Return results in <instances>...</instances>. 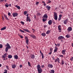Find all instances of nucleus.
Returning a JSON list of instances; mask_svg holds the SVG:
<instances>
[{"mask_svg": "<svg viewBox=\"0 0 73 73\" xmlns=\"http://www.w3.org/2000/svg\"><path fill=\"white\" fill-rule=\"evenodd\" d=\"M54 13V19L55 20H57V13Z\"/></svg>", "mask_w": 73, "mask_h": 73, "instance_id": "1", "label": "nucleus"}, {"mask_svg": "<svg viewBox=\"0 0 73 73\" xmlns=\"http://www.w3.org/2000/svg\"><path fill=\"white\" fill-rule=\"evenodd\" d=\"M8 56V54L7 53H5L4 54L3 56H2V58H6Z\"/></svg>", "mask_w": 73, "mask_h": 73, "instance_id": "2", "label": "nucleus"}, {"mask_svg": "<svg viewBox=\"0 0 73 73\" xmlns=\"http://www.w3.org/2000/svg\"><path fill=\"white\" fill-rule=\"evenodd\" d=\"M64 38V37L62 36H59L58 37V40H60L63 39Z\"/></svg>", "mask_w": 73, "mask_h": 73, "instance_id": "3", "label": "nucleus"}, {"mask_svg": "<svg viewBox=\"0 0 73 73\" xmlns=\"http://www.w3.org/2000/svg\"><path fill=\"white\" fill-rule=\"evenodd\" d=\"M62 53L63 55H65V54H66V50H62Z\"/></svg>", "mask_w": 73, "mask_h": 73, "instance_id": "4", "label": "nucleus"}, {"mask_svg": "<svg viewBox=\"0 0 73 73\" xmlns=\"http://www.w3.org/2000/svg\"><path fill=\"white\" fill-rule=\"evenodd\" d=\"M37 70L38 73H41L42 72V70L41 68L37 69Z\"/></svg>", "mask_w": 73, "mask_h": 73, "instance_id": "5", "label": "nucleus"}, {"mask_svg": "<svg viewBox=\"0 0 73 73\" xmlns=\"http://www.w3.org/2000/svg\"><path fill=\"white\" fill-rule=\"evenodd\" d=\"M58 28L59 32H61V26L59 25L58 27Z\"/></svg>", "mask_w": 73, "mask_h": 73, "instance_id": "6", "label": "nucleus"}, {"mask_svg": "<svg viewBox=\"0 0 73 73\" xmlns=\"http://www.w3.org/2000/svg\"><path fill=\"white\" fill-rule=\"evenodd\" d=\"M13 17H16L18 15V14L17 13H13Z\"/></svg>", "mask_w": 73, "mask_h": 73, "instance_id": "7", "label": "nucleus"}, {"mask_svg": "<svg viewBox=\"0 0 73 73\" xmlns=\"http://www.w3.org/2000/svg\"><path fill=\"white\" fill-rule=\"evenodd\" d=\"M68 20L67 19L64 20V24H67V23H68Z\"/></svg>", "mask_w": 73, "mask_h": 73, "instance_id": "8", "label": "nucleus"}, {"mask_svg": "<svg viewBox=\"0 0 73 73\" xmlns=\"http://www.w3.org/2000/svg\"><path fill=\"white\" fill-rule=\"evenodd\" d=\"M6 46H7L6 47H7L9 49H11V48L9 44L8 43H7V45H6Z\"/></svg>", "mask_w": 73, "mask_h": 73, "instance_id": "9", "label": "nucleus"}, {"mask_svg": "<svg viewBox=\"0 0 73 73\" xmlns=\"http://www.w3.org/2000/svg\"><path fill=\"white\" fill-rule=\"evenodd\" d=\"M31 59H34L35 58V55L34 54H31Z\"/></svg>", "mask_w": 73, "mask_h": 73, "instance_id": "10", "label": "nucleus"}, {"mask_svg": "<svg viewBox=\"0 0 73 73\" xmlns=\"http://www.w3.org/2000/svg\"><path fill=\"white\" fill-rule=\"evenodd\" d=\"M46 7L47 9V10L48 11H49L50 10V9L51 8V7H50L49 6L47 5L46 6Z\"/></svg>", "mask_w": 73, "mask_h": 73, "instance_id": "11", "label": "nucleus"}, {"mask_svg": "<svg viewBox=\"0 0 73 73\" xmlns=\"http://www.w3.org/2000/svg\"><path fill=\"white\" fill-rule=\"evenodd\" d=\"M48 68H52L53 67V65L50 64H48Z\"/></svg>", "mask_w": 73, "mask_h": 73, "instance_id": "12", "label": "nucleus"}, {"mask_svg": "<svg viewBox=\"0 0 73 73\" xmlns=\"http://www.w3.org/2000/svg\"><path fill=\"white\" fill-rule=\"evenodd\" d=\"M57 50H58V48L56 46L55 47V49L54 50V53H55V52H56L57 51Z\"/></svg>", "mask_w": 73, "mask_h": 73, "instance_id": "13", "label": "nucleus"}, {"mask_svg": "<svg viewBox=\"0 0 73 73\" xmlns=\"http://www.w3.org/2000/svg\"><path fill=\"white\" fill-rule=\"evenodd\" d=\"M26 21H29V22H30V21H31V19H30V17H27Z\"/></svg>", "mask_w": 73, "mask_h": 73, "instance_id": "14", "label": "nucleus"}, {"mask_svg": "<svg viewBox=\"0 0 73 73\" xmlns=\"http://www.w3.org/2000/svg\"><path fill=\"white\" fill-rule=\"evenodd\" d=\"M57 61L58 63H60V59H59V58L56 59L55 60L54 62H57Z\"/></svg>", "mask_w": 73, "mask_h": 73, "instance_id": "15", "label": "nucleus"}, {"mask_svg": "<svg viewBox=\"0 0 73 73\" xmlns=\"http://www.w3.org/2000/svg\"><path fill=\"white\" fill-rule=\"evenodd\" d=\"M36 68L37 69H41V66L40 64H38V65L36 66Z\"/></svg>", "mask_w": 73, "mask_h": 73, "instance_id": "16", "label": "nucleus"}, {"mask_svg": "<svg viewBox=\"0 0 73 73\" xmlns=\"http://www.w3.org/2000/svg\"><path fill=\"white\" fill-rule=\"evenodd\" d=\"M3 15L4 16V17H5V18L6 19V20H9V19H8V17H7V16L5 15V14H4Z\"/></svg>", "mask_w": 73, "mask_h": 73, "instance_id": "17", "label": "nucleus"}, {"mask_svg": "<svg viewBox=\"0 0 73 73\" xmlns=\"http://www.w3.org/2000/svg\"><path fill=\"white\" fill-rule=\"evenodd\" d=\"M43 17L44 18H48V15H47V14H45L43 16Z\"/></svg>", "mask_w": 73, "mask_h": 73, "instance_id": "18", "label": "nucleus"}, {"mask_svg": "<svg viewBox=\"0 0 73 73\" xmlns=\"http://www.w3.org/2000/svg\"><path fill=\"white\" fill-rule=\"evenodd\" d=\"M72 28L71 27H69L68 28V31H72Z\"/></svg>", "mask_w": 73, "mask_h": 73, "instance_id": "19", "label": "nucleus"}, {"mask_svg": "<svg viewBox=\"0 0 73 73\" xmlns=\"http://www.w3.org/2000/svg\"><path fill=\"white\" fill-rule=\"evenodd\" d=\"M52 23L51 20H50L48 22V24H49V25H52Z\"/></svg>", "mask_w": 73, "mask_h": 73, "instance_id": "20", "label": "nucleus"}, {"mask_svg": "<svg viewBox=\"0 0 73 73\" xmlns=\"http://www.w3.org/2000/svg\"><path fill=\"white\" fill-rule=\"evenodd\" d=\"M14 57L15 59H18V57H18V56H17V55H14Z\"/></svg>", "mask_w": 73, "mask_h": 73, "instance_id": "21", "label": "nucleus"}, {"mask_svg": "<svg viewBox=\"0 0 73 73\" xmlns=\"http://www.w3.org/2000/svg\"><path fill=\"white\" fill-rule=\"evenodd\" d=\"M7 57L8 58H12V56L11 55H9Z\"/></svg>", "mask_w": 73, "mask_h": 73, "instance_id": "22", "label": "nucleus"}, {"mask_svg": "<svg viewBox=\"0 0 73 73\" xmlns=\"http://www.w3.org/2000/svg\"><path fill=\"white\" fill-rule=\"evenodd\" d=\"M31 37H32L33 38H36V36H35V35H31Z\"/></svg>", "mask_w": 73, "mask_h": 73, "instance_id": "23", "label": "nucleus"}, {"mask_svg": "<svg viewBox=\"0 0 73 73\" xmlns=\"http://www.w3.org/2000/svg\"><path fill=\"white\" fill-rule=\"evenodd\" d=\"M15 7H16V8H17L18 9H20V6H17V5H16L15 6Z\"/></svg>", "mask_w": 73, "mask_h": 73, "instance_id": "24", "label": "nucleus"}, {"mask_svg": "<svg viewBox=\"0 0 73 73\" xmlns=\"http://www.w3.org/2000/svg\"><path fill=\"white\" fill-rule=\"evenodd\" d=\"M50 30H48L46 32V35H48V34H49V33H50Z\"/></svg>", "mask_w": 73, "mask_h": 73, "instance_id": "25", "label": "nucleus"}, {"mask_svg": "<svg viewBox=\"0 0 73 73\" xmlns=\"http://www.w3.org/2000/svg\"><path fill=\"white\" fill-rule=\"evenodd\" d=\"M42 36H44L45 37V36H46V34L45 33H42L41 34Z\"/></svg>", "mask_w": 73, "mask_h": 73, "instance_id": "26", "label": "nucleus"}, {"mask_svg": "<svg viewBox=\"0 0 73 73\" xmlns=\"http://www.w3.org/2000/svg\"><path fill=\"white\" fill-rule=\"evenodd\" d=\"M6 29V27H4L3 28H1V30L3 31V30H5Z\"/></svg>", "mask_w": 73, "mask_h": 73, "instance_id": "27", "label": "nucleus"}, {"mask_svg": "<svg viewBox=\"0 0 73 73\" xmlns=\"http://www.w3.org/2000/svg\"><path fill=\"white\" fill-rule=\"evenodd\" d=\"M12 68L13 69L14 68H16V65L15 64H13L12 65Z\"/></svg>", "mask_w": 73, "mask_h": 73, "instance_id": "28", "label": "nucleus"}, {"mask_svg": "<svg viewBox=\"0 0 73 73\" xmlns=\"http://www.w3.org/2000/svg\"><path fill=\"white\" fill-rule=\"evenodd\" d=\"M8 49H9V48H7V47H6L5 48V51L6 52H7V51L8 50Z\"/></svg>", "mask_w": 73, "mask_h": 73, "instance_id": "29", "label": "nucleus"}, {"mask_svg": "<svg viewBox=\"0 0 73 73\" xmlns=\"http://www.w3.org/2000/svg\"><path fill=\"white\" fill-rule=\"evenodd\" d=\"M50 73H54V70H51L50 71Z\"/></svg>", "mask_w": 73, "mask_h": 73, "instance_id": "30", "label": "nucleus"}, {"mask_svg": "<svg viewBox=\"0 0 73 73\" xmlns=\"http://www.w3.org/2000/svg\"><path fill=\"white\" fill-rule=\"evenodd\" d=\"M51 3V1L50 0H48L47 2L46 3L47 4H49V3Z\"/></svg>", "mask_w": 73, "mask_h": 73, "instance_id": "31", "label": "nucleus"}, {"mask_svg": "<svg viewBox=\"0 0 73 73\" xmlns=\"http://www.w3.org/2000/svg\"><path fill=\"white\" fill-rule=\"evenodd\" d=\"M27 13V11H25L24 12V15H26Z\"/></svg>", "mask_w": 73, "mask_h": 73, "instance_id": "32", "label": "nucleus"}, {"mask_svg": "<svg viewBox=\"0 0 73 73\" xmlns=\"http://www.w3.org/2000/svg\"><path fill=\"white\" fill-rule=\"evenodd\" d=\"M18 36H19L20 37H21V38H23V36H22V35H20V34H18Z\"/></svg>", "mask_w": 73, "mask_h": 73, "instance_id": "33", "label": "nucleus"}, {"mask_svg": "<svg viewBox=\"0 0 73 73\" xmlns=\"http://www.w3.org/2000/svg\"><path fill=\"white\" fill-rule=\"evenodd\" d=\"M55 45L56 46H60V44H55Z\"/></svg>", "mask_w": 73, "mask_h": 73, "instance_id": "34", "label": "nucleus"}, {"mask_svg": "<svg viewBox=\"0 0 73 73\" xmlns=\"http://www.w3.org/2000/svg\"><path fill=\"white\" fill-rule=\"evenodd\" d=\"M46 19L43 18L42 19L43 21H46Z\"/></svg>", "mask_w": 73, "mask_h": 73, "instance_id": "35", "label": "nucleus"}, {"mask_svg": "<svg viewBox=\"0 0 73 73\" xmlns=\"http://www.w3.org/2000/svg\"><path fill=\"white\" fill-rule=\"evenodd\" d=\"M66 37H67V38H69V37H70V36L68 35H66Z\"/></svg>", "mask_w": 73, "mask_h": 73, "instance_id": "36", "label": "nucleus"}, {"mask_svg": "<svg viewBox=\"0 0 73 73\" xmlns=\"http://www.w3.org/2000/svg\"><path fill=\"white\" fill-rule=\"evenodd\" d=\"M21 32H22V33H24V31H23V30L20 29L19 30Z\"/></svg>", "mask_w": 73, "mask_h": 73, "instance_id": "37", "label": "nucleus"}, {"mask_svg": "<svg viewBox=\"0 0 73 73\" xmlns=\"http://www.w3.org/2000/svg\"><path fill=\"white\" fill-rule=\"evenodd\" d=\"M28 65H29V66H31V63H30V62H28Z\"/></svg>", "mask_w": 73, "mask_h": 73, "instance_id": "38", "label": "nucleus"}, {"mask_svg": "<svg viewBox=\"0 0 73 73\" xmlns=\"http://www.w3.org/2000/svg\"><path fill=\"white\" fill-rule=\"evenodd\" d=\"M4 1H5V2H6L7 0H0V1H2V2H3Z\"/></svg>", "mask_w": 73, "mask_h": 73, "instance_id": "39", "label": "nucleus"}, {"mask_svg": "<svg viewBox=\"0 0 73 73\" xmlns=\"http://www.w3.org/2000/svg\"><path fill=\"white\" fill-rule=\"evenodd\" d=\"M26 41V43L27 44H29L28 42H29V41L28 40H27Z\"/></svg>", "mask_w": 73, "mask_h": 73, "instance_id": "40", "label": "nucleus"}, {"mask_svg": "<svg viewBox=\"0 0 73 73\" xmlns=\"http://www.w3.org/2000/svg\"><path fill=\"white\" fill-rule=\"evenodd\" d=\"M42 57V59H43L44 58V54H43L41 55Z\"/></svg>", "mask_w": 73, "mask_h": 73, "instance_id": "41", "label": "nucleus"}, {"mask_svg": "<svg viewBox=\"0 0 73 73\" xmlns=\"http://www.w3.org/2000/svg\"><path fill=\"white\" fill-rule=\"evenodd\" d=\"M25 39L26 40H28V37L27 36H26L25 37Z\"/></svg>", "mask_w": 73, "mask_h": 73, "instance_id": "42", "label": "nucleus"}, {"mask_svg": "<svg viewBox=\"0 0 73 73\" xmlns=\"http://www.w3.org/2000/svg\"><path fill=\"white\" fill-rule=\"evenodd\" d=\"M3 48V45L1 44H0V48Z\"/></svg>", "mask_w": 73, "mask_h": 73, "instance_id": "43", "label": "nucleus"}, {"mask_svg": "<svg viewBox=\"0 0 73 73\" xmlns=\"http://www.w3.org/2000/svg\"><path fill=\"white\" fill-rule=\"evenodd\" d=\"M21 23L22 24V25H24V22H23V21H21Z\"/></svg>", "mask_w": 73, "mask_h": 73, "instance_id": "44", "label": "nucleus"}, {"mask_svg": "<svg viewBox=\"0 0 73 73\" xmlns=\"http://www.w3.org/2000/svg\"><path fill=\"white\" fill-rule=\"evenodd\" d=\"M39 4V2H37L36 3V5H38Z\"/></svg>", "mask_w": 73, "mask_h": 73, "instance_id": "45", "label": "nucleus"}, {"mask_svg": "<svg viewBox=\"0 0 73 73\" xmlns=\"http://www.w3.org/2000/svg\"><path fill=\"white\" fill-rule=\"evenodd\" d=\"M59 57H63V55H60Z\"/></svg>", "mask_w": 73, "mask_h": 73, "instance_id": "46", "label": "nucleus"}, {"mask_svg": "<svg viewBox=\"0 0 73 73\" xmlns=\"http://www.w3.org/2000/svg\"><path fill=\"white\" fill-rule=\"evenodd\" d=\"M41 67L42 68H44V65H41Z\"/></svg>", "mask_w": 73, "mask_h": 73, "instance_id": "47", "label": "nucleus"}, {"mask_svg": "<svg viewBox=\"0 0 73 73\" xmlns=\"http://www.w3.org/2000/svg\"><path fill=\"white\" fill-rule=\"evenodd\" d=\"M62 65H64V62L63 61H62Z\"/></svg>", "mask_w": 73, "mask_h": 73, "instance_id": "48", "label": "nucleus"}, {"mask_svg": "<svg viewBox=\"0 0 73 73\" xmlns=\"http://www.w3.org/2000/svg\"><path fill=\"white\" fill-rule=\"evenodd\" d=\"M5 6L6 7H9V5L6 4V5H5Z\"/></svg>", "mask_w": 73, "mask_h": 73, "instance_id": "49", "label": "nucleus"}, {"mask_svg": "<svg viewBox=\"0 0 73 73\" xmlns=\"http://www.w3.org/2000/svg\"><path fill=\"white\" fill-rule=\"evenodd\" d=\"M61 18L59 17L58 19V21H60V20H61Z\"/></svg>", "mask_w": 73, "mask_h": 73, "instance_id": "50", "label": "nucleus"}, {"mask_svg": "<svg viewBox=\"0 0 73 73\" xmlns=\"http://www.w3.org/2000/svg\"><path fill=\"white\" fill-rule=\"evenodd\" d=\"M62 17V15L61 14L59 15V17H60V18H61Z\"/></svg>", "mask_w": 73, "mask_h": 73, "instance_id": "51", "label": "nucleus"}, {"mask_svg": "<svg viewBox=\"0 0 73 73\" xmlns=\"http://www.w3.org/2000/svg\"><path fill=\"white\" fill-rule=\"evenodd\" d=\"M6 68L7 69V70H9V68H8V66H6Z\"/></svg>", "mask_w": 73, "mask_h": 73, "instance_id": "52", "label": "nucleus"}, {"mask_svg": "<svg viewBox=\"0 0 73 73\" xmlns=\"http://www.w3.org/2000/svg\"><path fill=\"white\" fill-rule=\"evenodd\" d=\"M52 50H53V48H50V51H51V52H52Z\"/></svg>", "mask_w": 73, "mask_h": 73, "instance_id": "53", "label": "nucleus"}, {"mask_svg": "<svg viewBox=\"0 0 73 73\" xmlns=\"http://www.w3.org/2000/svg\"><path fill=\"white\" fill-rule=\"evenodd\" d=\"M26 32H29V33L30 32L29 31V30H28V29L26 30Z\"/></svg>", "mask_w": 73, "mask_h": 73, "instance_id": "54", "label": "nucleus"}, {"mask_svg": "<svg viewBox=\"0 0 73 73\" xmlns=\"http://www.w3.org/2000/svg\"><path fill=\"white\" fill-rule=\"evenodd\" d=\"M40 54H41V55L43 54V53H42V52L41 51V50H40Z\"/></svg>", "mask_w": 73, "mask_h": 73, "instance_id": "55", "label": "nucleus"}, {"mask_svg": "<svg viewBox=\"0 0 73 73\" xmlns=\"http://www.w3.org/2000/svg\"><path fill=\"white\" fill-rule=\"evenodd\" d=\"M52 51H51L50 52H49V53H48V54H52Z\"/></svg>", "mask_w": 73, "mask_h": 73, "instance_id": "56", "label": "nucleus"}, {"mask_svg": "<svg viewBox=\"0 0 73 73\" xmlns=\"http://www.w3.org/2000/svg\"><path fill=\"white\" fill-rule=\"evenodd\" d=\"M8 15L9 16H10V15H11V13H8Z\"/></svg>", "mask_w": 73, "mask_h": 73, "instance_id": "57", "label": "nucleus"}, {"mask_svg": "<svg viewBox=\"0 0 73 73\" xmlns=\"http://www.w3.org/2000/svg\"><path fill=\"white\" fill-rule=\"evenodd\" d=\"M73 57H72V58H70V60L71 61H73Z\"/></svg>", "mask_w": 73, "mask_h": 73, "instance_id": "58", "label": "nucleus"}, {"mask_svg": "<svg viewBox=\"0 0 73 73\" xmlns=\"http://www.w3.org/2000/svg\"><path fill=\"white\" fill-rule=\"evenodd\" d=\"M2 20H4V17H2Z\"/></svg>", "mask_w": 73, "mask_h": 73, "instance_id": "59", "label": "nucleus"}, {"mask_svg": "<svg viewBox=\"0 0 73 73\" xmlns=\"http://www.w3.org/2000/svg\"><path fill=\"white\" fill-rule=\"evenodd\" d=\"M22 66H22V65L21 64L19 66L20 68H22Z\"/></svg>", "mask_w": 73, "mask_h": 73, "instance_id": "60", "label": "nucleus"}, {"mask_svg": "<svg viewBox=\"0 0 73 73\" xmlns=\"http://www.w3.org/2000/svg\"><path fill=\"white\" fill-rule=\"evenodd\" d=\"M5 72H7L8 71H7V70H5Z\"/></svg>", "mask_w": 73, "mask_h": 73, "instance_id": "61", "label": "nucleus"}, {"mask_svg": "<svg viewBox=\"0 0 73 73\" xmlns=\"http://www.w3.org/2000/svg\"><path fill=\"white\" fill-rule=\"evenodd\" d=\"M44 6H46V4L45 3V2H44Z\"/></svg>", "mask_w": 73, "mask_h": 73, "instance_id": "62", "label": "nucleus"}, {"mask_svg": "<svg viewBox=\"0 0 73 73\" xmlns=\"http://www.w3.org/2000/svg\"><path fill=\"white\" fill-rule=\"evenodd\" d=\"M52 58L53 60H55V59H54V57H52Z\"/></svg>", "mask_w": 73, "mask_h": 73, "instance_id": "63", "label": "nucleus"}, {"mask_svg": "<svg viewBox=\"0 0 73 73\" xmlns=\"http://www.w3.org/2000/svg\"><path fill=\"white\" fill-rule=\"evenodd\" d=\"M27 29H23V30H24V31H26V30H27Z\"/></svg>", "mask_w": 73, "mask_h": 73, "instance_id": "64", "label": "nucleus"}]
</instances>
